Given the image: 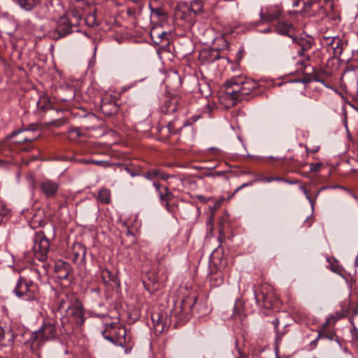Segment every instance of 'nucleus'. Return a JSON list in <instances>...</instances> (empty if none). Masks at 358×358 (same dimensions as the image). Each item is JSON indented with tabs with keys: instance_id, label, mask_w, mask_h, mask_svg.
<instances>
[{
	"instance_id": "obj_60",
	"label": "nucleus",
	"mask_w": 358,
	"mask_h": 358,
	"mask_svg": "<svg viewBox=\"0 0 358 358\" xmlns=\"http://www.w3.org/2000/svg\"><path fill=\"white\" fill-rule=\"evenodd\" d=\"M197 198H198L201 201H203V202H205V201H206L205 196H203V195H198V196H197Z\"/></svg>"
},
{
	"instance_id": "obj_25",
	"label": "nucleus",
	"mask_w": 358,
	"mask_h": 358,
	"mask_svg": "<svg viewBox=\"0 0 358 358\" xmlns=\"http://www.w3.org/2000/svg\"><path fill=\"white\" fill-rule=\"evenodd\" d=\"M344 42L339 37L336 36V38L334 43V46L331 48L333 50V55L334 57H339L342 55L344 50Z\"/></svg>"
},
{
	"instance_id": "obj_41",
	"label": "nucleus",
	"mask_w": 358,
	"mask_h": 358,
	"mask_svg": "<svg viewBox=\"0 0 358 358\" xmlns=\"http://www.w3.org/2000/svg\"><path fill=\"white\" fill-rule=\"evenodd\" d=\"M213 217H214V213L211 212V213L208 217L207 220V231L209 233H212L213 231Z\"/></svg>"
},
{
	"instance_id": "obj_8",
	"label": "nucleus",
	"mask_w": 358,
	"mask_h": 358,
	"mask_svg": "<svg viewBox=\"0 0 358 358\" xmlns=\"http://www.w3.org/2000/svg\"><path fill=\"white\" fill-rule=\"evenodd\" d=\"M100 107L101 112L108 116L116 114L119 110L117 99L110 95H106L102 98Z\"/></svg>"
},
{
	"instance_id": "obj_24",
	"label": "nucleus",
	"mask_w": 358,
	"mask_h": 358,
	"mask_svg": "<svg viewBox=\"0 0 358 358\" xmlns=\"http://www.w3.org/2000/svg\"><path fill=\"white\" fill-rule=\"evenodd\" d=\"M110 196L111 194L110 189L106 187H102L98 192L96 199L99 203L102 204H109L111 201Z\"/></svg>"
},
{
	"instance_id": "obj_56",
	"label": "nucleus",
	"mask_w": 358,
	"mask_h": 358,
	"mask_svg": "<svg viewBox=\"0 0 358 358\" xmlns=\"http://www.w3.org/2000/svg\"><path fill=\"white\" fill-rule=\"evenodd\" d=\"M223 174H224V172H222V171H217V172H215V173H210V174H209L208 176H222Z\"/></svg>"
},
{
	"instance_id": "obj_52",
	"label": "nucleus",
	"mask_w": 358,
	"mask_h": 358,
	"mask_svg": "<svg viewBox=\"0 0 358 358\" xmlns=\"http://www.w3.org/2000/svg\"><path fill=\"white\" fill-rule=\"evenodd\" d=\"M254 183V181L252 180L250 182H245V183H243L242 184L240 187H238L234 192V194H236V192H238L240 189H241L243 187H248V186H251Z\"/></svg>"
},
{
	"instance_id": "obj_10",
	"label": "nucleus",
	"mask_w": 358,
	"mask_h": 358,
	"mask_svg": "<svg viewBox=\"0 0 358 358\" xmlns=\"http://www.w3.org/2000/svg\"><path fill=\"white\" fill-rule=\"evenodd\" d=\"M76 299L73 294H67L65 293H61L58 295L57 299V310L60 313H66L71 306H73Z\"/></svg>"
},
{
	"instance_id": "obj_6",
	"label": "nucleus",
	"mask_w": 358,
	"mask_h": 358,
	"mask_svg": "<svg viewBox=\"0 0 358 358\" xmlns=\"http://www.w3.org/2000/svg\"><path fill=\"white\" fill-rule=\"evenodd\" d=\"M56 336L57 329L55 324L51 322H46L43 324L38 330L31 334L30 341L33 344L40 346L43 342L55 338Z\"/></svg>"
},
{
	"instance_id": "obj_55",
	"label": "nucleus",
	"mask_w": 358,
	"mask_h": 358,
	"mask_svg": "<svg viewBox=\"0 0 358 358\" xmlns=\"http://www.w3.org/2000/svg\"><path fill=\"white\" fill-rule=\"evenodd\" d=\"M33 222H38V226L41 227L43 224L44 221L42 220H38L37 217L35 216L33 217Z\"/></svg>"
},
{
	"instance_id": "obj_50",
	"label": "nucleus",
	"mask_w": 358,
	"mask_h": 358,
	"mask_svg": "<svg viewBox=\"0 0 358 358\" xmlns=\"http://www.w3.org/2000/svg\"><path fill=\"white\" fill-rule=\"evenodd\" d=\"M301 189L303 191V192L304 193V194L306 195V199L309 201L310 203L312 205V206H313L315 200L311 199V197L308 194L307 189L303 186H301Z\"/></svg>"
},
{
	"instance_id": "obj_47",
	"label": "nucleus",
	"mask_w": 358,
	"mask_h": 358,
	"mask_svg": "<svg viewBox=\"0 0 358 358\" xmlns=\"http://www.w3.org/2000/svg\"><path fill=\"white\" fill-rule=\"evenodd\" d=\"M321 338H327V339H329V340L333 339L331 336H329L328 334H324V333L319 332L317 337L316 338V339L315 341H313L312 342V343H315L318 339H321Z\"/></svg>"
},
{
	"instance_id": "obj_13",
	"label": "nucleus",
	"mask_w": 358,
	"mask_h": 358,
	"mask_svg": "<svg viewBox=\"0 0 358 358\" xmlns=\"http://www.w3.org/2000/svg\"><path fill=\"white\" fill-rule=\"evenodd\" d=\"M220 58V52L217 49L204 48L199 54V59L203 64L214 62Z\"/></svg>"
},
{
	"instance_id": "obj_31",
	"label": "nucleus",
	"mask_w": 358,
	"mask_h": 358,
	"mask_svg": "<svg viewBox=\"0 0 358 358\" xmlns=\"http://www.w3.org/2000/svg\"><path fill=\"white\" fill-rule=\"evenodd\" d=\"M48 248H38L37 250L34 252L35 258L38 259L41 262H44L47 259V253Z\"/></svg>"
},
{
	"instance_id": "obj_48",
	"label": "nucleus",
	"mask_w": 358,
	"mask_h": 358,
	"mask_svg": "<svg viewBox=\"0 0 358 358\" xmlns=\"http://www.w3.org/2000/svg\"><path fill=\"white\" fill-rule=\"evenodd\" d=\"M321 166V163H311L310 164V171L314 172L317 171L320 169Z\"/></svg>"
},
{
	"instance_id": "obj_53",
	"label": "nucleus",
	"mask_w": 358,
	"mask_h": 358,
	"mask_svg": "<svg viewBox=\"0 0 358 358\" xmlns=\"http://www.w3.org/2000/svg\"><path fill=\"white\" fill-rule=\"evenodd\" d=\"M271 179H272V181H285L286 182H288L289 184H292L293 183L292 182L289 181V180H285L282 178H280V177H271Z\"/></svg>"
},
{
	"instance_id": "obj_38",
	"label": "nucleus",
	"mask_w": 358,
	"mask_h": 358,
	"mask_svg": "<svg viewBox=\"0 0 358 358\" xmlns=\"http://www.w3.org/2000/svg\"><path fill=\"white\" fill-rule=\"evenodd\" d=\"M306 50H303L301 48L298 50V55L303 58L302 60L298 62V64L301 65V66H304V62L306 61H309L310 59V57L306 54Z\"/></svg>"
},
{
	"instance_id": "obj_2",
	"label": "nucleus",
	"mask_w": 358,
	"mask_h": 358,
	"mask_svg": "<svg viewBox=\"0 0 358 358\" xmlns=\"http://www.w3.org/2000/svg\"><path fill=\"white\" fill-rule=\"evenodd\" d=\"M180 292L184 296L180 301L174 303L171 313L179 320L182 321L191 313L192 308L198 299V294L195 290L192 289L188 290L187 287H185V292H182V289Z\"/></svg>"
},
{
	"instance_id": "obj_26",
	"label": "nucleus",
	"mask_w": 358,
	"mask_h": 358,
	"mask_svg": "<svg viewBox=\"0 0 358 358\" xmlns=\"http://www.w3.org/2000/svg\"><path fill=\"white\" fill-rule=\"evenodd\" d=\"M293 41L297 44L301 49H303V50H310L313 44L312 39H308L305 38H294L293 37Z\"/></svg>"
},
{
	"instance_id": "obj_36",
	"label": "nucleus",
	"mask_w": 358,
	"mask_h": 358,
	"mask_svg": "<svg viewBox=\"0 0 358 358\" xmlns=\"http://www.w3.org/2000/svg\"><path fill=\"white\" fill-rule=\"evenodd\" d=\"M158 320L155 322L154 316H152V321L155 323L154 327L156 331L162 332L166 327V325L162 322L159 315H157Z\"/></svg>"
},
{
	"instance_id": "obj_28",
	"label": "nucleus",
	"mask_w": 358,
	"mask_h": 358,
	"mask_svg": "<svg viewBox=\"0 0 358 358\" xmlns=\"http://www.w3.org/2000/svg\"><path fill=\"white\" fill-rule=\"evenodd\" d=\"M189 6L194 16H196L198 14L202 13L203 11V0H193L190 1Z\"/></svg>"
},
{
	"instance_id": "obj_54",
	"label": "nucleus",
	"mask_w": 358,
	"mask_h": 358,
	"mask_svg": "<svg viewBox=\"0 0 358 358\" xmlns=\"http://www.w3.org/2000/svg\"><path fill=\"white\" fill-rule=\"evenodd\" d=\"M36 138H37V136H33V137H31V138L25 137L21 141H20V143H21V142H31V141H33L36 140Z\"/></svg>"
},
{
	"instance_id": "obj_51",
	"label": "nucleus",
	"mask_w": 358,
	"mask_h": 358,
	"mask_svg": "<svg viewBox=\"0 0 358 358\" xmlns=\"http://www.w3.org/2000/svg\"><path fill=\"white\" fill-rule=\"evenodd\" d=\"M312 80L315 82H320L322 83L324 86L327 87H329V85H326L322 79L320 78V77L317 74H314L312 77Z\"/></svg>"
},
{
	"instance_id": "obj_37",
	"label": "nucleus",
	"mask_w": 358,
	"mask_h": 358,
	"mask_svg": "<svg viewBox=\"0 0 358 358\" xmlns=\"http://www.w3.org/2000/svg\"><path fill=\"white\" fill-rule=\"evenodd\" d=\"M336 36L334 37H321L320 41L321 43L323 45L327 46V47H331L334 46V43L336 38Z\"/></svg>"
},
{
	"instance_id": "obj_42",
	"label": "nucleus",
	"mask_w": 358,
	"mask_h": 358,
	"mask_svg": "<svg viewBox=\"0 0 358 358\" xmlns=\"http://www.w3.org/2000/svg\"><path fill=\"white\" fill-rule=\"evenodd\" d=\"M90 162H91V164L97 165V166H101L103 168L108 167L111 165L109 162L104 161V160H94L92 159V160H90Z\"/></svg>"
},
{
	"instance_id": "obj_43",
	"label": "nucleus",
	"mask_w": 358,
	"mask_h": 358,
	"mask_svg": "<svg viewBox=\"0 0 358 358\" xmlns=\"http://www.w3.org/2000/svg\"><path fill=\"white\" fill-rule=\"evenodd\" d=\"M237 358H262V357L259 354L255 353V352H253L251 354H249L248 355L239 352V356Z\"/></svg>"
},
{
	"instance_id": "obj_57",
	"label": "nucleus",
	"mask_w": 358,
	"mask_h": 358,
	"mask_svg": "<svg viewBox=\"0 0 358 358\" xmlns=\"http://www.w3.org/2000/svg\"><path fill=\"white\" fill-rule=\"evenodd\" d=\"M355 69H357V67H354V66H347V67L345 69L344 72H345V73H346V72L350 71H355Z\"/></svg>"
},
{
	"instance_id": "obj_40",
	"label": "nucleus",
	"mask_w": 358,
	"mask_h": 358,
	"mask_svg": "<svg viewBox=\"0 0 358 358\" xmlns=\"http://www.w3.org/2000/svg\"><path fill=\"white\" fill-rule=\"evenodd\" d=\"M210 286L217 287L222 282V279L220 276L211 275L210 278Z\"/></svg>"
},
{
	"instance_id": "obj_21",
	"label": "nucleus",
	"mask_w": 358,
	"mask_h": 358,
	"mask_svg": "<svg viewBox=\"0 0 358 358\" xmlns=\"http://www.w3.org/2000/svg\"><path fill=\"white\" fill-rule=\"evenodd\" d=\"M275 31L278 34L285 35L293 38L294 35V28L291 23L287 22H278L275 25Z\"/></svg>"
},
{
	"instance_id": "obj_23",
	"label": "nucleus",
	"mask_w": 358,
	"mask_h": 358,
	"mask_svg": "<svg viewBox=\"0 0 358 358\" xmlns=\"http://www.w3.org/2000/svg\"><path fill=\"white\" fill-rule=\"evenodd\" d=\"M13 343V332L10 330H4V329L0 325V345L3 346H11Z\"/></svg>"
},
{
	"instance_id": "obj_30",
	"label": "nucleus",
	"mask_w": 358,
	"mask_h": 358,
	"mask_svg": "<svg viewBox=\"0 0 358 358\" xmlns=\"http://www.w3.org/2000/svg\"><path fill=\"white\" fill-rule=\"evenodd\" d=\"M219 225V231L220 235L224 234L225 229L229 226V215L227 214H225L220 217Z\"/></svg>"
},
{
	"instance_id": "obj_7",
	"label": "nucleus",
	"mask_w": 358,
	"mask_h": 358,
	"mask_svg": "<svg viewBox=\"0 0 358 358\" xmlns=\"http://www.w3.org/2000/svg\"><path fill=\"white\" fill-rule=\"evenodd\" d=\"M255 296L257 303L266 309L272 308L276 301L272 287L269 285H262L258 292H255Z\"/></svg>"
},
{
	"instance_id": "obj_59",
	"label": "nucleus",
	"mask_w": 358,
	"mask_h": 358,
	"mask_svg": "<svg viewBox=\"0 0 358 358\" xmlns=\"http://www.w3.org/2000/svg\"><path fill=\"white\" fill-rule=\"evenodd\" d=\"M70 132H71V133L76 132L78 136H81V134H80V132L78 131V129H76V128H75V129H72L70 131Z\"/></svg>"
},
{
	"instance_id": "obj_20",
	"label": "nucleus",
	"mask_w": 358,
	"mask_h": 358,
	"mask_svg": "<svg viewBox=\"0 0 358 358\" xmlns=\"http://www.w3.org/2000/svg\"><path fill=\"white\" fill-rule=\"evenodd\" d=\"M143 176L148 180H154L155 178H159L163 180H166L169 178H174V175L167 174L160 169H150L148 171L143 172Z\"/></svg>"
},
{
	"instance_id": "obj_1",
	"label": "nucleus",
	"mask_w": 358,
	"mask_h": 358,
	"mask_svg": "<svg viewBox=\"0 0 358 358\" xmlns=\"http://www.w3.org/2000/svg\"><path fill=\"white\" fill-rule=\"evenodd\" d=\"M224 96L231 101V106L247 99V96L258 88V83L253 79L245 76L233 77L226 81Z\"/></svg>"
},
{
	"instance_id": "obj_18",
	"label": "nucleus",
	"mask_w": 358,
	"mask_h": 358,
	"mask_svg": "<svg viewBox=\"0 0 358 358\" xmlns=\"http://www.w3.org/2000/svg\"><path fill=\"white\" fill-rule=\"evenodd\" d=\"M101 278L106 285H115L120 286V282L117 277V272L113 273L108 268H102L100 272Z\"/></svg>"
},
{
	"instance_id": "obj_62",
	"label": "nucleus",
	"mask_w": 358,
	"mask_h": 358,
	"mask_svg": "<svg viewBox=\"0 0 358 358\" xmlns=\"http://www.w3.org/2000/svg\"><path fill=\"white\" fill-rule=\"evenodd\" d=\"M273 324L275 325V329L277 328V326L279 324V320L278 319H275V320H273Z\"/></svg>"
},
{
	"instance_id": "obj_22",
	"label": "nucleus",
	"mask_w": 358,
	"mask_h": 358,
	"mask_svg": "<svg viewBox=\"0 0 358 358\" xmlns=\"http://www.w3.org/2000/svg\"><path fill=\"white\" fill-rule=\"evenodd\" d=\"M70 265L63 261L57 262L55 265V273L59 279H66L70 273Z\"/></svg>"
},
{
	"instance_id": "obj_45",
	"label": "nucleus",
	"mask_w": 358,
	"mask_h": 358,
	"mask_svg": "<svg viewBox=\"0 0 358 358\" xmlns=\"http://www.w3.org/2000/svg\"><path fill=\"white\" fill-rule=\"evenodd\" d=\"M187 210L189 213H196V216L198 217L200 214V209L197 206L190 203L187 208Z\"/></svg>"
},
{
	"instance_id": "obj_12",
	"label": "nucleus",
	"mask_w": 358,
	"mask_h": 358,
	"mask_svg": "<svg viewBox=\"0 0 358 358\" xmlns=\"http://www.w3.org/2000/svg\"><path fill=\"white\" fill-rule=\"evenodd\" d=\"M146 277L153 285H155L156 284L164 282L168 278V274L166 269L164 266H159L157 270L153 269L148 271Z\"/></svg>"
},
{
	"instance_id": "obj_46",
	"label": "nucleus",
	"mask_w": 358,
	"mask_h": 358,
	"mask_svg": "<svg viewBox=\"0 0 358 358\" xmlns=\"http://www.w3.org/2000/svg\"><path fill=\"white\" fill-rule=\"evenodd\" d=\"M352 342L358 347V330L354 327L352 330Z\"/></svg>"
},
{
	"instance_id": "obj_44",
	"label": "nucleus",
	"mask_w": 358,
	"mask_h": 358,
	"mask_svg": "<svg viewBox=\"0 0 358 358\" xmlns=\"http://www.w3.org/2000/svg\"><path fill=\"white\" fill-rule=\"evenodd\" d=\"M330 269L338 274H341L343 271V268L341 266H339L337 263H331L330 265Z\"/></svg>"
},
{
	"instance_id": "obj_33",
	"label": "nucleus",
	"mask_w": 358,
	"mask_h": 358,
	"mask_svg": "<svg viewBox=\"0 0 358 358\" xmlns=\"http://www.w3.org/2000/svg\"><path fill=\"white\" fill-rule=\"evenodd\" d=\"M38 129V125L37 124H30L25 127H22L18 130L14 131L12 132V136H16L19 134L20 132L26 131H35Z\"/></svg>"
},
{
	"instance_id": "obj_61",
	"label": "nucleus",
	"mask_w": 358,
	"mask_h": 358,
	"mask_svg": "<svg viewBox=\"0 0 358 358\" xmlns=\"http://www.w3.org/2000/svg\"><path fill=\"white\" fill-rule=\"evenodd\" d=\"M190 124H192V122H189V121H186L183 123V124L182 126L180 127V128H181L182 127H185V126L190 125Z\"/></svg>"
},
{
	"instance_id": "obj_19",
	"label": "nucleus",
	"mask_w": 358,
	"mask_h": 358,
	"mask_svg": "<svg viewBox=\"0 0 358 358\" xmlns=\"http://www.w3.org/2000/svg\"><path fill=\"white\" fill-rule=\"evenodd\" d=\"M180 98L175 96L166 100L162 106V112L164 115H169L176 113L179 108Z\"/></svg>"
},
{
	"instance_id": "obj_39",
	"label": "nucleus",
	"mask_w": 358,
	"mask_h": 358,
	"mask_svg": "<svg viewBox=\"0 0 358 358\" xmlns=\"http://www.w3.org/2000/svg\"><path fill=\"white\" fill-rule=\"evenodd\" d=\"M254 182H272L271 177L264 176L262 174H256L255 178L253 180Z\"/></svg>"
},
{
	"instance_id": "obj_64",
	"label": "nucleus",
	"mask_w": 358,
	"mask_h": 358,
	"mask_svg": "<svg viewBox=\"0 0 358 358\" xmlns=\"http://www.w3.org/2000/svg\"><path fill=\"white\" fill-rule=\"evenodd\" d=\"M358 313V306L354 310V315H357Z\"/></svg>"
},
{
	"instance_id": "obj_29",
	"label": "nucleus",
	"mask_w": 358,
	"mask_h": 358,
	"mask_svg": "<svg viewBox=\"0 0 358 358\" xmlns=\"http://www.w3.org/2000/svg\"><path fill=\"white\" fill-rule=\"evenodd\" d=\"M19 6L26 10H31L34 6L38 2V0H15Z\"/></svg>"
},
{
	"instance_id": "obj_14",
	"label": "nucleus",
	"mask_w": 358,
	"mask_h": 358,
	"mask_svg": "<svg viewBox=\"0 0 358 358\" xmlns=\"http://www.w3.org/2000/svg\"><path fill=\"white\" fill-rule=\"evenodd\" d=\"M72 322L82 325L85 322L83 306L78 301L66 312Z\"/></svg>"
},
{
	"instance_id": "obj_49",
	"label": "nucleus",
	"mask_w": 358,
	"mask_h": 358,
	"mask_svg": "<svg viewBox=\"0 0 358 358\" xmlns=\"http://www.w3.org/2000/svg\"><path fill=\"white\" fill-rule=\"evenodd\" d=\"M92 160L91 158L85 159V158H76L75 159V162L78 164H91Z\"/></svg>"
},
{
	"instance_id": "obj_17",
	"label": "nucleus",
	"mask_w": 358,
	"mask_h": 358,
	"mask_svg": "<svg viewBox=\"0 0 358 358\" xmlns=\"http://www.w3.org/2000/svg\"><path fill=\"white\" fill-rule=\"evenodd\" d=\"M157 131L161 141H166L171 135L174 134L177 131L175 121H169L164 126H159Z\"/></svg>"
},
{
	"instance_id": "obj_15",
	"label": "nucleus",
	"mask_w": 358,
	"mask_h": 358,
	"mask_svg": "<svg viewBox=\"0 0 358 358\" xmlns=\"http://www.w3.org/2000/svg\"><path fill=\"white\" fill-rule=\"evenodd\" d=\"M39 187L46 198H52L57 195L59 185L51 180H44L39 184Z\"/></svg>"
},
{
	"instance_id": "obj_58",
	"label": "nucleus",
	"mask_w": 358,
	"mask_h": 358,
	"mask_svg": "<svg viewBox=\"0 0 358 358\" xmlns=\"http://www.w3.org/2000/svg\"><path fill=\"white\" fill-rule=\"evenodd\" d=\"M127 238L132 240L134 238V234L128 229L127 231Z\"/></svg>"
},
{
	"instance_id": "obj_3",
	"label": "nucleus",
	"mask_w": 358,
	"mask_h": 358,
	"mask_svg": "<svg viewBox=\"0 0 358 358\" xmlns=\"http://www.w3.org/2000/svg\"><path fill=\"white\" fill-rule=\"evenodd\" d=\"M14 294L20 299L39 304L40 292L38 285L30 280L20 277L13 289Z\"/></svg>"
},
{
	"instance_id": "obj_5",
	"label": "nucleus",
	"mask_w": 358,
	"mask_h": 358,
	"mask_svg": "<svg viewBox=\"0 0 358 358\" xmlns=\"http://www.w3.org/2000/svg\"><path fill=\"white\" fill-rule=\"evenodd\" d=\"M76 20L73 22L69 15L61 16L57 22L56 27L50 31V37L57 41L71 34L73 31V27L78 23V19L76 18Z\"/></svg>"
},
{
	"instance_id": "obj_32",
	"label": "nucleus",
	"mask_w": 358,
	"mask_h": 358,
	"mask_svg": "<svg viewBox=\"0 0 358 358\" xmlns=\"http://www.w3.org/2000/svg\"><path fill=\"white\" fill-rule=\"evenodd\" d=\"M38 109L41 110H45L48 108H50V100L46 96H42L39 99L37 102Z\"/></svg>"
},
{
	"instance_id": "obj_35",
	"label": "nucleus",
	"mask_w": 358,
	"mask_h": 358,
	"mask_svg": "<svg viewBox=\"0 0 358 358\" xmlns=\"http://www.w3.org/2000/svg\"><path fill=\"white\" fill-rule=\"evenodd\" d=\"M149 8L151 10V14L152 15H155L157 17H165L166 16V13L162 10V8L160 7H158V8H153L152 6V3H149Z\"/></svg>"
},
{
	"instance_id": "obj_16",
	"label": "nucleus",
	"mask_w": 358,
	"mask_h": 358,
	"mask_svg": "<svg viewBox=\"0 0 358 358\" xmlns=\"http://www.w3.org/2000/svg\"><path fill=\"white\" fill-rule=\"evenodd\" d=\"M176 15L187 22H192L195 17L189 8V3L185 1H180L177 5Z\"/></svg>"
},
{
	"instance_id": "obj_63",
	"label": "nucleus",
	"mask_w": 358,
	"mask_h": 358,
	"mask_svg": "<svg viewBox=\"0 0 358 358\" xmlns=\"http://www.w3.org/2000/svg\"><path fill=\"white\" fill-rule=\"evenodd\" d=\"M166 35V33L165 31H163L160 34H159V38H162Z\"/></svg>"
},
{
	"instance_id": "obj_4",
	"label": "nucleus",
	"mask_w": 358,
	"mask_h": 358,
	"mask_svg": "<svg viewBox=\"0 0 358 358\" xmlns=\"http://www.w3.org/2000/svg\"><path fill=\"white\" fill-rule=\"evenodd\" d=\"M101 334L105 339L122 348L126 347L129 341L126 328L115 323L106 324Z\"/></svg>"
},
{
	"instance_id": "obj_34",
	"label": "nucleus",
	"mask_w": 358,
	"mask_h": 358,
	"mask_svg": "<svg viewBox=\"0 0 358 358\" xmlns=\"http://www.w3.org/2000/svg\"><path fill=\"white\" fill-rule=\"evenodd\" d=\"M224 248H215L211 252L210 258L212 260L218 259L221 260L223 257Z\"/></svg>"
},
{
	"instance_id": "obj_9",
	"label": "nucleus",
	"mask_w": 358,
	"mask_h": 358,
	"mask_svg": "<svg viewBox=\"0 0 358 358\" xmlns=\"http://www.w3.org/2000/svg\"><path fill=\"white\" fill-rule=\"evenodd\" d=\"M157 192L158 193L159 201L162 203H164L166 208H169V203L173 199L174 196L172 192L167 186H164L159 182H153Z\"/></svg>"
},
{
	"instance_id": "obj_11",
	"label": "nucleus",
	"mask_w": 358,
	"mask_h": 358,
	"mask_svg": "<svg viewBox=\"0 0 358 358\" xmlns=\"http://www.w3.org/2000/svg\"><path fill=\"white\" fill-rule=\"evenodd\" d=\"M282 9L280 6H270L264 12L262 10L259 13L261 20L264 22H271L279 19L282 15Z\"/></svg>"
},
{
	"instance_id": "obj_27",
	"label": "nucleus",
	"mask_w": 358,
	"mask_h": 358,
	"mask_svg": "<svg viewBox=\"0 0 358 358\" xmlns=\"http://www.w3.org/2000/svg\"><path fill=\"white\" fill-rule=\"evenodd\" d=\"M50 241L43 232L38 231L36 233L34 246H50Z\"/></svg>"
}]
</instances>
